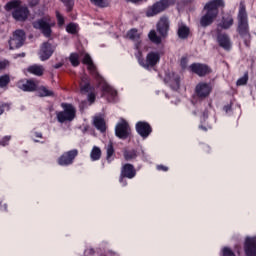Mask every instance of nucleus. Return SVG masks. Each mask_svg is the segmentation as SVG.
<instances>
[{"mask_svg":"<svg viewBox=\"0 0 256 256\" xmlns=\"http://www.w3.org/2000/svg\"><path fill=\"white\" fill-rule=\"evenodd\" d=\"M221 7H225V2L223 0H212L206 3L204 6L206 13L200 19L201 27H209V25L217 19V15H219V8Z\"/></svg>","mask_w":256,"mask_h":256,"instance_id":"nucleus-2","label":"nucleus"},{"mask_svg":"<svg viewBox=\"0 0 256 256\" xmlns=\"http://www.w3.org/2000/svg\"><path fill=\"white\" fill-rule=\"evenodd\" d=\"M18 87L21 89V91H25L26 93H33V91H37V83L31 79L20 81L18 83Z\"/></svg>","mask_w":256,"mask_h":256,"instance_id":"nucleus-19","label":"nucleus"},{"mask_svg":"<svg viewBox=\"0 0 256 256\" xmlns=\"http://www.w3.org/2000/svg\"><path fill=\"white\" fill-rule=\"evenodd\" d=\"M28 73H31L32 75H36L37 77H41L45 71L43 66L39 65H32L29 66L27 69Z\"/></svg>","mask_w":256,"mask_h":256,"instance_id":"nucleus-26","label":"nucleus"},{"mask_svg":"<svg viewBox=\"0 0 256 256\" xmlns=\"http://www.w3.org/2000/svg\"><path fill=\"white\" fill-rule=\"evenodd\" d=\"M156 95H159V91L156 92Z\"/></svg>","mask_w":256,"mask_h":256,"instance_id":"nucleus-60","label":"nucleus"},{"mask_svg":"<svg viewBox=\"0 0 256 256\" xmlns=\"http://www.w3.org/2000/svg\"><path fill=\"white\" fill-rule=\"evenodd\" d=\"M119 183L122 185V187H127V178L123 176V174H120L119 176Z\"/></svg>","mask_w":256,"mask_h":256,"instance_id":"nucleus-48","label":"nucleus"},{"mask_svg":"<svg viewBox=\"0 0 256 256\" xmlns=\"http://www.w3.org/2000/svg\"><path fill=\"white\" fill-rule=\"evenodd\" d=\"M63 111L57 112L56 117L58 123H66L73 121L77 117V109L71 103H61Z\"/></svg>","mask_w":256,"mask_h":256,"instance_id":"nucleus-3","label":"nucleus"},{"mask_svg":"<svg viewBox=\"0 0 256 256\" xmlns=\"http://www.w3.org/2000/svg\"><path fill=\"white\" fill-rule=\"evenodd\" d=\"M233 23H234L233 15H231L230 13H227L222 16V20L218 24V26H220L221 29H231V27H233Z\"/></svg>","mask_w":256,"mask_h":256,"instance_id":"nucleus-21","label":"nucleus"},{"mask_svg":"<svg viewBox=\"0 0 256 256\" xmlns=\"http://www.w3.org/2000/svg\"><path fill=\"white\" fill-rule=\"evenodd\" d=\"M9 141H11V137L4 136L3 138H0V145H2V147H5L6 145H9Z\"/></svg>","mask_w":256,"mask_h":256,"instance_id":"nucleus-45","label":"nucleus"},{"mask_svg":"<svg viewBox=\"0 0 256 256\" xmlns=\"http://www.w3.org/2000/svg\"><path fill=\"white\" fill-rule=\"evenodd\" d=\"M61 67H63V62H59L54 65V69H61Z\"/></svg>","mask_w":256,"mask_h":256,"instance_id":"nucleus-54","label":"nucleus"},{"mask_svg":"<svg viewBox=\"0 0 256 256\" xmlns=\"http://www.w3.org/2000/svg\"><path fill=\"white\" fill-rule=\"evenodd\" d=\"M157 31L158 33H161V20H159L157 23Z\"/></svg>","mask_w":256,"mask_h":256,"instance_id":"nucleus-56","label":"nucleus"},{"mask_svg":"<svg viewBox=\"0 0 256 256\" xmlns=\"http://www.w3.org/2000/svg\"><path fill=\"white\" fill-rule=\"evenodd\" d=\"M237 21H238L237 31L239 35L244 39V43L246 47H249L251 42V34H249V17L247 16L245 2H240Z\"/></svg>","mask_w":256,"mask_h":256,"instance_id":"nucleus-1","label":"nucleus"},{"mask_svg":"<svg viewBox=\"0 0 256 256\" xmlns=\"http://www.w3.org/2000/svg\"><path fill=\"white\" fill-rule=\"evenodd\" d=\"M92 5L95 7H99L100 9H105V7H109V0H90Z\"/></svg>","mask_w":256,"mask_h":256,"instance_id":"nucleus-33","label":"nucleus"},{"mask_svg":"<svg viewBox=\"0 0 256 256\" xmlns=\"http://www.w3.org/2000/svg\"><path fill=\"white\" fill-rule=\"evenodd\" d=\"M103 91H104V93H109V95H111V97H117V90L113 89L109 85H104Z\"/></svg>","mask_w":256,"mask_h":256,"instance_id":"nucleus-40","label":"nucleus"},{"mask_svg":"<svg viewBox=\"0 0 256 256\" xmlns=\"http://www.w3.org/2000/svg\"><path fill=\"white\" fill-rule=\"evenodd\" d=\"M156 168H157L158 171H161V165H157Z\"/></svg>","mask_w":256,"mask_h":256,"instance_id":"nucleus-59","label":"nucleus"},{"mask_svg":"<svg viewBox=\"0 0 256 256\" xmlns=\"http://www.w3.org/2000/svg\"><path fill=\"white\" fill-rule=\"evenodd\" d=\"M88 101L89 103L93 104V102L95 101V99H97V96L95 95V91L92 92H88Z\"/></svg>","mask_w":256,"mask_h":256,"instance_id":"nucleus-47","label":"nucleus"},{"mask_svg":"<svg viewBox=\"0 0 256 256\" xmlns=\"http://www.w3.org/2000/svg\"><path fill=\"white\" fill-rule=\"evenodd\" d=\"M148 39H150L151 43H154L155 45H160L161 43V36H158L155 30H151L149 32Z\"/></svg>","mask_w":256,"mask_h":256,"instance_id":"nucleus-31","label":"nucleus"},{"mask_svg":"<svg viewBox=\"0 0 256 256\" xmlns=\"http://www.w3.org/2000/svg\"><path fill=\"white\" fill-rule=\"evenodd\" d=\"M162 171H169V168L166 166H161Z\"/></svg>","mask_w":256,"mask_h":256,"instance_id":"nucleus-57","label":"nucleus"},{"mask_svg":"<svg viewBox=\"0 0 256 256\" xmlns=\"http://www.w3.org/2000/svg\"><path fill=\"white\" fill-rule=\"evenodd\" d=\"M56 18L58 21V27H63V25H65V18L61 13H59V11H56Z\"/></svg>","mask_w":256,"mask_h":256,"instance_id":"nucleus-43","label":"nucleus"},{"mask_svg":"<svg viewBox=\"0 0 256 256\" xmlns=\"http://www.w3.org/2000/svg\"><path fill=\"white\" fill-rule=\"evenodd\" d=\"M12 17L15 21H27L29 17V8L27 6H20L19 8L13 10Z\"/></svg>","mask_w":256,"mask_h":256,"instance_id":"nucleus-14","label":"nucleus"},{"mask_svg":"<svg viewBox=\"0 0 256 256\" xmlns=\"http://www.w3.org/2000/svg\"><path fill=\"white\" fill-rule=\"evenodd\" d=\"M244 251L246 253V256H256V237L246 238Z\"/></svg>","mask_w":256,"mask_h":256,"instance_id":"nucleus-17","label":"nucleus"},{"mask_svg":"<svg viewBox=\"0 0 256 256\" xmlns=\"http://www.w3.org/2000/svg\"><path fill=\"white\" fill-rule=\"evenodd\" d=\"M211 91H213V87L211 84L205 82H200L195 88V93L199 99H207L211 95Z\"/></svg>","mask_w":256,"mask_h":256,"instance_id":"nucleus-10","label":"nucleus"},{"mask_svg":"<svg viewBox=\"0 0 256 256\" xmlns=\"http://www.w3.org/2000/svg\"><path fill=\"white\" fill-rule=\"evenodd\" d=\"M164 83L169 85L173 91H177L179 89L181 84V78L179 77V74H175L174 72L168 73L164 78Z\"/></svg>","mask_w":256,"mask_h":256,"instance_id":"nucleus-12","label":"nucleus"},{"mask_svg":"<svg viewBox=\"0 0 256 256\" xmlns=\"http://www.w3.org/2000/svg\"><path fill=\"white\" fill-rule=\"evenodd\" d=\"M128 37L132 41H135V39H139V34L137 33V29L133 28L130 31H128Z\"/></svg>","mask_w":256,"mask_h":256,"instance_id":"nucleus-42","label":"nucleus"},{"mask_svg":"<svg viewBox=\"0 0 256 256\" xmlns=\"http://www.w3.org/2000/svg\"><path fill=\"white\" fill-rule=\"evenodd\" d=\"M79 155V150L72 149L70 151L64 152L57 160L60 167H69L75 163V158Z\"/></svg>","mask_w":256,"mask_h":256,"instance_id":"nucleus-5","label":"nucleus"},{"mask_svg":"<svg viewBox=\"0 0 256 256\" xmlns=\"http://www.w3.org/2000/svg\"><path fill=\"white\" fill-rule=\"evenodd\" d=\"M9 67V61L8 60H3L0 61V71H3Z\"/></svg>","mask_w":256,"mask_h":256,"instance_id":"nucleus-49","label":"nucleus"},{"mask_svg":"<svg viewBox=\"0 0 256 256\" xmlns=\"http://www.w3.org/2000/svg\"><path fill=\"white\" fill-rule=\"evenodd\" d=\"M36 91L40 97H55V92L49 90L46 86H39Z\"/></svg>","mask_w":256,"mask_h":256,"instance_id":"nucleus-25","label":"nucleus"},{"mask_svg":"<svg viewBox=\"0 0 256 256\" xmlns=\"http://www.w3.org/2000/svg\"><path fill=\"white\" fill-rule=\"evenodd\" d=\"M138 156H139V151H137V149L135 148L124 149L123 151V157L125 161H135Z\"/></svg>","mask_w":256,"mask_h":256,"instance_id":"nucleus-23","label":"nucleus"},{"mask_svg":"<svg viewBox=\"0 0 256 256\" xmlns=\"http://www.w3.org/2000/svg\"><path fill=\"white\" fill-rule=\"evenodd\" d=\"M175 5V0H161V11H165V9H169Z\"/></svg>","mask_w":256,"mask_h":256,"instance_id":"nucleus-39","label":"nucleus"},{"mask_svg":"<svg viewBox=\"0 0 256 256\" xmlns=\"http://www.w3.org/2000/svg\"><path fill=\"white\" fill-rule=\"evenodd\" d=\"M17 57H25V52H22L20 54H17Z\"/></svg>","mask_w":256,"mask_h":256,"instance_id":"nucleus-58","label":"nucleus"},{"mask_svg":"<svg viewBox=\"0 0 256 256\" xmlns=\"http://www.w3.org/2000/svg\"><path fill=\"white\" fill-rule=\"evenodd\" d=\"M217 42H218V45L222 47V49H225V51L231 50L232 44H231V38H229V35L218 34Z\"/></svg>","mask_w":256,"mask_h":256,"instance_id":"nucleus-20","label":"nucleus"},{"mask_svg":"<svg viewBox=\"0 0 256 256\" xmlns=\"http://www.w3.org/2000/svg\"><path fill=\"white\" fill-rule=\"evenodd\" d=\"M69 61L72 65V67H79V65H81V62L79 61L78 53H71L69 56Z\"/></svg>","mask_w":256,"mask_h":256,"instance_id":"nucleus-34","label":"nucleus"},{"mask_svg":"<svg viewBox=\"0 0 256 256\" xmlns=\"http://www.w3.org/2000/svg\"><path fill=\"white\" fill-rule=\"evenodd\" d=\"M169 33V18L162 17L161 19V37H167Z\"/></svg>","mask_w":256,"mask_h":256,"instance_id":"nucleus-28","label":"nucleus"},{"mask_svg":"<svg viewBox=\"0 0 256 256\" xmlns=\"http://www.w3.org/2000/svg\"><path fill=\"white\" fill-rule=\"evenodd\" d=\"M224 111L225 113H229V111H231V104L224 106Z\"/></svg>","mask_w":256,"mask_h":256,"instance_id":"nucleus-55","label":"nucleus"},{"mask_svg":"<svg viewBox=\"0 0 256 256\" xmlns=\"http://www.w3.org/2000/svg\"><path fill=\"white\" fill-rule=\"evenodd\" d=\"M80 92L85 95L87 93H91L92 91H95V86L91 85V79L87 76H83L81 78L80 84Z\"/></svg>","mask_w":256,"mask_h":256,"instance_id":"nucleus-18","label":"nucleus"},{"mask_svg":"<svg viewBox=\"0 0 256 256\" xmlns=\"http://www.w3.org/2000/svg\"><path fill=\"white\" fill-rule=\"evenodd\" d=\"M11 83V77L8 74L0 76V89H5Z\"/></svg>","mask_w":256,"mask_h":256,"instance_id":"nucleus-35","label":"nucleus"},{"mask_svg":"<svg viewBox=\"0 0 256 256\" xmlns=\"http://www.w3.org/2000/svg\"><path fill=\"white\" fill-rule=\"evenodd\" d=\"M247 81H249V74L245 73L243 77L237 80L236 85L238 87H241V85H247Z\"/></svg>","mask_w":256,"mask_h":256,"instance_id":"nucleus-41","label":"nucleus"},{"mask_svg":"<svg viewBox=\"0 0 256 256\" xmlns=\"http://www.w3.org/2000/svg\"><path fill=\"white\" fill-rule=\"evenodd\" d=\"M178 37L180 39H187L189 37V27L180 25L178 28Z\"/></svg>","mask_w":256,"mask_h":256,"instance_id":"nucleus-32","label":"nucleus"},{"mask_svg":"<svg viewBox=\"0 0 256 256\" xmlns=\"http://www.w3.org/2000/svg\"><path fill=\"white\" fill-rule=\"evenodd\" d=\"M120 175L127 179H135L137 177V170L133 164L126 163L121 167Z\"/></svg>","mask_w":256,"mask_h":256,"instance_id":"nucleus-15","label":"nucleus"},{"mask_svg":"<svg viewBox=\"0 0 256 256\" xmlns=\"http://www.w3.org/2000/svg\"><path fill=\"white\" fill-rule=\"evenodd\" d=\"M61 1L65 5L67 13H71V11H73V7H75V0H61Z\"/></svg>","mask_w":256,"mask_h":256,"instance_id":"nucleus-38","label":"nucleus"},{"mask_svg":"<svg viewBox=\"0 0 256 256\" xmlns=\"http://www.w3.org/2000/svg\"><path fill=\"white\" fill-rule=\"evenodd\" d=\"M149 0H127L128 3H133L134 5H141V3H147Z\"/></svg>","mask_w":256,"mask_h":256,"instance_id":"nucleus-50","label":"nucleus"},{"mask_svg":"<svg viewBox=\"0 0 256 256\" xmlns=\"http://www.w3.org/2000/svg\"><path fill=\"white\" fill-rule=\"evenodd\" d=\"M187 63H189V59L187 57H182L180 60L181 68L187 69Z\"/></svg>","mask_w":256,"mask_h":256,"instance_id":"nucleus-46","label":"nucleus"},{"mask_svg":"<svg viewBox=\"0 0 256 256\" xmlns=\"http://www.w3.org/2000/svg\"><path fill=\"white\" fill-rule=\"evenodd\" d=\"M161 56L158 52H150L146 56V60L143 57H138V63L140 67L144 69H151V67H155L157 63H159Z\"/></svg>","mask_w":256,"mask_h":256,"instance_id":"nucleus-4","label":"nucleus"},{"mask_svg":"<svg viewBox=\"0 0 256 256\" xmlns=\"http://www.w3.org/2000/svg\"><path fill=\"white\" fill-rule=\"evenodd\" d=\"M34 137H37V139H43V133H41V132H34Z\"/></svg>","mask_w":256,"mask_h":256,"instance_id":"nucleus-53","label":"nucleus"},{"mask_svg":"<svg viewBox=\"0 0 256 256\" xmlns=\"http://www.w3.org/2000/svg\"><path fill=\"white\" fill-rule=\"evenodd\" d=\"M208 115H209V112L205 111L201 117V125L199 126V129H201L202 131H207L208 129H211V125H207V126L203 125L207 120Z\"/></svg>","mask_w":256,"mask_h":256,"instance_id":"nucleus-36","label":"nucleus"},{"mask_svg":"<svg viewBox=\"0 0 256 256\" xmlns=\"http://www.w3.org/2000/svg\"><path fill=\"white\" fill-rule=\"evenodd\" d=\"M139 155H141L142 161H147V153L143 148H141V153H139Z\"/></svg>","mask_w":256,"mask_h":256,"instance_id":"nucleus-51","label":"nucleus"},{"mask_svg":"<svg viewBox=\"0 0 256 256\" xmlns=\"http://www.w3.org/2000/svg\"><path fill=\"white\" fill-rule=\"evenodd\" d=\"M115 135L118 139H129L131 137V126H129V123L125 120L118 123L115 127Z\"/></svg>","mask_w":256,"mask_h":256,"instance_id":"nucleus-7","label":"nucleus"},{"mask_svg":"<svg viewBox=\"0 0 256 256\" xmlns=\"http://www.w3.org/2000/svg\"><path fill=\"white\" fill-rule=\"evenodd\" d=\"M53 53H55V47H53V44L44 42L40 48L39 56L42 61H47L51 59Z\"/></svg>","mask_w":256,"mask_h":256,"instance_id":"nucleus-11","label":"nucleus"},{"mask_svg":"<svg viewBox=\"0 0 256 256\" xmlns=\"http://www.w3.org/2000/svg\"><path fill=\"white\" fill-rule=\"evenodd\" d=\"M94 127H96V129H98V131H101L102 133H105V131H107L105 120L101 117H96L94 119Z\"/></svg>","mask_w":256,"mask_h":256,"instance_id":"nucleus-27","label":"nucleus"},{"mask_svg":"<svg viewBox=\"0 0 256 256\" xmlns=\"http://www.w3.org/2000/svg\"><path fill=\"white\" fill-rule=\"evenodd\" d=\"M106 160L108 163L115 161V147L112 141L106 145Z\"/></svg>","mask_w":256,"mask_h":256,"instance_id":"nucleus-24","label":"nucleus"},{"mask_svg":"<svg viewBox=\"0 0 256 256\" xmlns=\"http://www.w3.org/2000/svg\"><path fill=\"white\" fill-rule=\"evenodd\" d=\"M222 256H235V253H233V250L229 247H224L222 249Z\"/></svg>","mask_w":256,"mask_h":256,"instance_id":"nucleus-44","label":"nucleus"},{"mask_svg":"<svg viewBox=\"0 0 256 256\" xmlns=\"http://www.w3.org/2000/svg\"><path fill=\"white\" fill-rule=\"evenodd\" d=\"M77 27H79V25L70 22L67 26H66V31L67 33H70V35H77Z\"/></svg>","mask_w":256,"mask_h":256,"instance_id":"nucleus-37","label":"nucleus"},{"mask_svg":"<svg viewBox=\"0 0 256 256\" xmlns=\"http://www.w3.org/2000/svg\"><path fill=\"white\" fill-rule=\"evenodd\" d=\"M82 63L87 65V69L92 77H95L96 79L99 78V71H97V66L93 63L91 55L85 54L82 59Z\"/></svg>","mask_w":256,"mask_h":256,"instance_id":"nucleus-13","label":"nucleus"},{"mask_svg":"<svg viewBox=\"0 0 256 256\" xmlns=\"http://www.w3.org/2000/svg\"><path fill=\"white\" fill-rule=\"evenodd\" d=\"M20 7H21V1L12 0L5 5V10L6 11H13V10L15 11V9H19Z\"/></svg>","mask_w":256,"mask_h":256,"instance_id":"nucleus-30","label":"nucleus"},{"mask_svg":"<svg viewBox=\"0 0 256 256\" xmlns=\"http://www.w3.org/2000/svg\"><path fill=\"white\" fill-rule=\"evenodd\" d=\"M34 29H39L44 37H51L53 30L51 24L45 20V18L38 19L32 23Z\"/></svg>","mask_w":256,"mask_h":256,"instance_id":"nucleus-8","label":"nucleus"},{"mask_svg":"<svg viewBox=\"0 0 256 256\" xmlns=\"http://www.w3.org/2000/svg\"><path fill=\"white\" fill-rule=\"evenodd\" d=\"M161 13V1L156 2L146 10V17H155Z\"/></svg>","mask_w":256,"mask_h":256,"instance_id":"nucleus-22","label":"nucleus"},{"mask_svg":"<svg viewBox=\"0 0 256 256\" xmlns=\"http://www.w3.org/2000/svg\"><path fill=\"white\" fill-rule=\"evenodd\" d=\"M5 107H7V104L0 105V115H3V113H5Z\"/></svg>","mask_w":256,"mask_h":256,"instance_id":"nucleus-52","label":"nucleus"},{"mask_svg":"<svg viewBox=\"0 0 256 256\" xmlns=\"http://www.w3.org/2000/svg\"><path fill=\"white\" fill-rule=\"evenodd\" d=\"M101 155V148L94 146L90 153V159L91 161H99V159H101Z\"/></svg>","mask_w":256,"mask_h":256,"instance_id":"nucleus-29","label":"nucleus"},{"mask_svg":"<svg viewBox=\"0 0 256 256\" xmlns=\"http://www.w3.org/2000/svg\"><path fill=\"white\" fill-rule=\"evenodd\" d=\"M136 132L142 139H147L151 133H153V128L151 127V124L146 121H138L135 125Z\"/></svg>","mask_w":256,"mask_h":256,"instance_id":"nucleus-9","label":"nucleus"},{"mask_svg":"<svg viewBox=\"0 0 256 256\" xmlns=\"http://www.w3.org/2000/svg\"><path fill=\"white\" fill-rule=\"evenodd\" d=\"M25 39H26L25 31L16 30L8 42L10 49L13 50V49H19L20 47H23L25 43Z\"/></svg>","mask_w":256,"mask_h":256,"instance_id":"nucleus-6","label":"nucleus"},{"mask_svg":"<svg viewBox=\"0 0 256 256\" xmlns=\"http://www.w3.org/2000/svg\"><path fill=\"white\" fill-rule=\"evenodd\" d=\"M188 69L192 72L195 73L196 75H199V77H205L208 73L211 72L209 69V66L200 64V63H194L188 67Z\"/></svg>","mask_w":256,"mask_h":256,"instance_id":"nucleus-16","label":"nucleus"}]
</instances>
